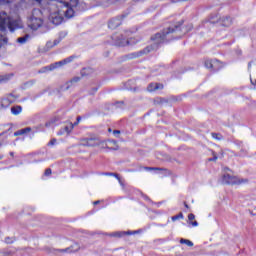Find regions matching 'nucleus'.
<instances>
[{
    "mask_svg": "<svg viewBox=\"0 0 256 256\" xmlns=\"http://www.w3.org/2000/svg\"><path fill=\"white\" fill-rule=\"evenodd\" d=\"M184 21L181 20L177 24H175L172 27H168L164 29L161 32H157L156 34L151 36V41H153V44L150 46L145 47L144 49L132 52L129 54H126L123 56V61H131V59H139V57H143V55H148V53H151V51H157L163 43H168V41H171V37L169 35H172V33H181V27H183Z\"/></svg>",
    "mask_w": 256,
    "mask_h": 256,
    "instance_id": "obj_1",
    "label": "nucleus"
},
{
    "mask_svg": "<svg viewBox=\"0 0 256 256\" xmlns=\"http://www.w3.org/2000/svg\"><path fill=\"white\" fill-rule=\"evenodd\" d=\"M23 25L21 24V20L15 19L11 17L5 11L0 12V43L3 45H7L9 43V38H7V28L11 33L13 31H17V29H21Z\"/></svg>",
    "mask_w": 256,
    "mask_h": 256,
    "instance_id": "obj_2",
    "label": "nucleus"
},
{
    "mask_svg": "<svg viewBox=\"0 0 256 256\" xmlns=\"http://www.w3.org/2000/svg\"><path fill=\"white\" fill-rule=\"evenodd\" d=\"M43 13L39 9H33L32 10V15L29 18V27L33 31H37L39 27L43 25Z\"/></svg>",
    "mask_w": 256,
    "mask_h": 256,
    "instance_id": "obj_3",
    "label": "nucleus"
},
{
    "mask_svg": "<svg viewBox=\"0 0 256 256\" xmlns=\"http://www.w3.org/2000/svg\"><path fill=\"white\" fill-rule=\"evenodd\" d=\"M112 41L116 47H125V45H133L135 43L133 38L125 40V36H123V34L112 35Z\"/></svg>",
    "mask_w": 256,
    "mask_h": 256,
    "instance_id": "obj_4",
    "label": "nucleus"
},
{
    "mask_svg": "<svg viewBox=\"0 0 256 256\" xmlns=\"http://www.w3.org/2000/svg\"><path fill=\"white\" fill-rule=\"evenodd\" d=\"M247 179H239L237 176H231L229 174H224L222 177V182L225 185H242V183H247Z\"/></svg>",
    "mask_w": 256,
    "mask_h": 256,
    "instance_id": "obj_5",
    "label": "nucleus"
},
{
    "mask_svg": "<svg viewBox=\"0 0 256 256\" xmlns=\"http://www.w3.org/2000/svg\"><path fill=\"white\" fill-rule=\"evenodd\" d=\"M204 65L206 69H210L213 73H217V71H220V69H223V64L221 61L217 59H208L205 60Z\"/></svg>",
    "mask_w": 256,
    "mask_h": 256,
    "instance_id": "obj_6",
    "label": "nucleus"
},
{
    "mask_svg": "<svg viewBox=\"0 0 256 256\" xmlns=\"http://www.w3.org/2000/svg\"><path fill=\"white\" fill-rule=\"evenodd\" d=\"M59 7H63L65 10H60L62 15L66 17V19H71L75 17V8L69 7V2L60 1Z\"/></svg>",
    "mask_w": 256,
    "mask_h": 256,
    "instance_id": "obj_7",
    "label": "nucleus"
},
{
    "mask_svg": "<svg viewBox=\"0 0 256 256\" xmlns=\"http://www.w3.org/2000/svg\"><path fill=\"white\" fill-rule=\"evenodd\" d=\"M125 17H127V14H121L110 19L108 22V28L113 30L117 29V27H121V25L123 24V19H125Z\"/></svg>",
    "mask_w": 256,
    "mask_h": 256,
    "instance_id": "obj_8",
    "label": "nucleus"
},
{
    "mask_svg": "<svg viewBox=\"0 0 256 256\" xmlns=\"http://www.w3.org/2000/svg\"><path fill=\"white\" fill-rule=\"evenodd\" d=\"M76 58H77V56L72 55V56H69V57L61 60V61L52 63V64H50V71H55V69H59L60 67H63V65L73 63V60Z\"/></svg>",
    "mask_w": 256,
    "mask_h": 256,
    "instance_id": "obj_9",
    "label": "nucleus"
},
{
    "mask_svg": "<svg viewBox=\"0 0 256 256\" xmlns=\"http://www.w3.org/2000/svg\"><path fill=\"white\" fill-rule=\"evenodd\" d=\"M64 19L65 18L63 17V13L61 12V10L53 12L49 15V21L50 23H52V25H61Z\"/></svg>",
    "mask_w": 256,
    "mask_h": 256,
    "instance_id": "obj_10",
    "label": "nucleus"
},
{
    "mask_svg": "<svg viewBox=\"0 0 256 256\" xmlns=\"http://www.w3.org/2000/svg\"><path fill=\"white\" fill-rule=\"evenodd\" d=\"M82 145H84V147H99V145L101 144V142L99 141V138L97 137H88V138H84Z\"/></svg>",
    "mask_w": 256,
    "mask_h": 256,
    "instance_id": "obj_11",
    "label": "nucleus"
},
{
    "mask_svg": "<svg viewBox=\"0 0 256 256\" xmlns=\"http://www.w3.org/2000/svg\"><path fill=\"white\" fill-rule=\"evenodd\" d=\"M218 23L221 27H231L233 25V19L231 16H223L219 19Z\"/></svg>",
    "mask_w": 256,
    "mask_h": 256,
    "instance_id": "obj_12",
    "label": "nucleus"
},
{
    "mask_svg": "<svg viewBox=\"0 0 256 256\" xmlns=\"http://www.w3.org/2000/svg\"><path fill=\"white\" fill-rule=\"evenodd\" d=\"M79 249H81V247L77 243H75L74 245H72L68 248L58 249L57 251L59 253H77V251H79Z\"/></svg>",
    "mask_w": 256,
    "mask_h": 256,
    "instance_id": "obj_13",
    "label": "nucleus"
},
{
    "mask_svg": "<svg viewBox=\"0 0 256 256\" xmlns=\"http://www.w3.org/2000/svg\"><path fill=\"white\" fill-rule=\"evenodd\" d=\"M94 73L95 70L91 67H84L80 71L81 77H89V75H93Z\"/></svg>",
    "mask_w": 256,
    "mask_h": 256,
    "instance_id": "obj_14",
    "label": "nucleus"
},
{
    "mask_svg": "<svg viewBox=\"0 0 256 256\" xmlns=\"http://www.w3.org/2000/svg\"><path fill=\"white\" fill-rule=\"evenodd\" d=\"M32 128L31 127H26L20 130H17L16 132H14V137H19L21 135H25L26 133H31Z\"/></svg>",
    "mask_w": 256,
    "mask_h": 256,
    "instance_id": "obj_15",
    "label": "nucleus"
},
{
    "mask_svg": "<svg viewBox=\"0 0 256 256\" xmlns=\"http://www.w3.org/2000/svg\"><path fill=\"white\" fill-rule=\"evenodd\" d=\"M79 81H81V77H79V76H76V77L72 78L70 81H68L66 83L65 90L68 91V89H71L73 83H79Z\"/></svg>",
    "mask_w": 256,
    "mask_h": 256,
    "instance_id": "obj_16",
    "label": "nucleus"
},
{
    "mask_svg": "<svg viewBox=\"0 0 256 256\" xmlns=\"http://www.w3.org/2000/svg\"><path fill=\"white\" fill-rule=\"evenodd\" d=\"M11 77H13V73L0 75V85H3V83H7L8 81H11Z\"/></svg>",
    "mask_w": 256,
    "mask_h": 256,
    "instance_id": "obj_17",
    "label": "nucleus"
},
{
    "mask_svg": "<svg viewBox=\"0 0 256 256\" xmlns=\"http://www.w3.org/2000/svg\"><path fill=\"white\" fill-rule=\"evenodd\" d=\"M35 85V80H29L27 82H24L21 85V89L26 90V89H31Z\"/></svg>",
    "mask_w": 256,
    "mask_h": 256,
    "instance_id": "obj_18",
    "label": "nucleus"
},
{
    "mask_svg": "<svg viewBox=\"0 0 256 256\" xmlns=\"http://www.w3.org/2000/svg\"><path fill=\"white\" fill-rule=\"evenodd\" d=\"M21 111H23V107L19 105L11 107L12 115H20Z\"/></svg>",
    "mask_w": 256,
    "mask_h": 256,
    "instance_id": "obj_19",
    "label": "nucleus"
},
{
    "mask_svg": "<svg viewBox=\"0 0 256 256\" xmlns=\"http://www.w3.org/2000/svg\"><path fill=\"white\" fill-rule=\"evenodd\" d=\"M11 105V100L9 98H3L1 101V107L2 109H7Z\"/></svg>",
    "mask_w": 256,
    "mask_h": 256,
    "instance_id": "obj_20",
    "label": "nucleus"
},
{
    "mask_svg": "<svg viewBox=\"0 0 256 256\" xmlns=\"http://www.w3.org/2000/svg\"><path fill=\"white\" fill-rule=\"evenodd\" d=\"M79 6V0H70L68 2V7H71L72 9H77Z\"/></svg>",
    "mask_w": 256,
    "mask_h": 256,
    "instance_id": "obj_21",
    "label": "nucleus"
},
{
    "mask_svg": "<svg viewBox=\"0 0 256 256\" xmlns=\"http://www.w3.org/2000/svg\"><path fill=\"white\" fill-rule=\"evenodd\" d=\"M73 128V123H70L69 125L64 126L62 129H64V133H67V135H69V133L73 131Z\"/></svg>",
    "mask_w": 256,
    "mask_h": 256,
    "instance_id": "obj_22",
    "label": "nucleus"
},
{
    "mask_svg": "<svg viewBox=\"0 0 256 256\" xmlns=\"http://www.w3.org/2000/svg\"><path fill=\"white\" fill-rule=\"evenodd\" d=\"M27 39H29V34H26L23 37L17 38V43H20V45H24V43H27Z\"/></svg>",
    "mask_w": 256,
    "mask_h": 256,
    "instance_id": "obj_23",
    "label": "nucleus"
},
{
    "mask_svg": "<svg viewBox=\"0 0 256 256\" xmlns=\"http://www.w3.org/2000/svg\"><path fill=\"white\" fill-rule=\"evenodd\" d=\"M180 243L181 245H187L188 247H193V242L185 238L180 239Z\"/></svg>",
    "mask_w": 256,
    "mask_h": 256,
    "instance_id": "obj_24",
    "label": "nucleus"
},
{
    "mask_svg": "<svg viewBox=\"0 0 256 256\" xmlns=\"http://www.w3.org/2000/svg\"><path fill=\"white\" fill-rule=\"evenodd\" d=\"M155 103L157 105H165V103H169V100H167L166 98H157L155 100Z\"/></svg>",
    "mask_w": 256,
    "mask_h": 256,
    "instance_id": "obj_25",
    "label": "nucleus"
},
{
    "mask_svg": "<svg viewBox=\"0 0 256 256\" xmlns=\"http://www.w3.org/2000/svg\"><path fill=\"white\" fill-rule=\"evenodd\" d=\"M211 137L213 139H216V141H222V139H223V135H221L220 133H215V132L211 133Z\"/></svg>",
    "mask_w": 256,
    "mask_h": 256,
    "instance_id": "obj_26",
    "label": "nucleus"
},
{
    "mask_svg": "<svg viewBox=\"0 0 256 256\" xmlns=\"http://www.w3.org/2000/svg\"><path fill=\"white\" fill-rule=\"evenodd\" d=\"M145 171H167V169L159 167H144Z\"/></svg>",
    "mask_w": 256,
    "mask_h": 256,
    "instance_id": "obj_27",
    "label": "nucleus"
},
{
    "mask_svg": "<svg viewBox=\"0 0 256 256\" xmlns=\"http://www.w3.org/2000/svg\"><path fill=\"white\" fill-rule=\"evenodd\" d=\"M157 82H152L148 85L147 87V91H149V93H153V91H155V86H156Z\"/></svg>",
    "mask_w": 256,
    "mask_h": 256,
    "instance_id": "obj_28",
    "label": "nucleus"
},
{
    "mask_svg": "<svg viewBox=\"0 0 256 256\" xmlns=\"http://www.w3.org/2000/svg\"><path fill=\"white\" fill-rule=\"evenodd\" d=\"M183 213L182 212H180L178 215H175V216H172L171 217V220L172 221H179V219H183Z\"/></svg>",
    "mask_w": 256,
    "mask_h": 256,
    "instance_id": "obj_29",
    "label": "nucleus"
},
{
    "mask_svg": "<svg viewBox=\"0 0 256 256\" xmlns=\"http://www.w3.org/2000/svg\"><path fill=\"white\" fill-rule=\"evenodd\" d=\"M66 37H67L66 31L59 32L58 39H60V41H63V39H65Z\"/></svg>",
    "mask_w": 256,
    "mask_h": 256,
    "instance_id": "obj_30",
    "label": "nucleus"
},
{
    "mask_svg": "<svg viewBox=\"0 0 256 256\" xmlns=\"http://www.w3.org/2000/svg\"><path fill=\"white\" fill-rule=\"evenodd\" d=\"M4 241L7 245H11V244L15 243V239L11 238V237H6Z\"/></svg>",
    "mask_w": 256,
    "mask_h": 256,
    "instance_id": "obj_31",
    "label": "nucleus"
},
{
    "mask_svg": "<svg viewBox=\"0 0 256 256\" xmlns=\"http://www.w3.org/2000/svg\"><path fill=\"white\" fill-rule=\"evenodd\" d=\"M47 71H51V66H45L41 70L38 71V73H47Z\"/></svg>",
    "mask_w": 256,
    "mask_h": 256,
    "instance_id": "obj_32",
    "label": "nucleus"
},
{
    "mask_svg": "<svg viewBox=\"0 0 256 256\" xmlns=\"http://www.w3.org/2000/svg\"><path fill=\"white\" fill-rule=\"evenodd\" d=\"M164 87L165 86L163 84L156 82L155 91H162V89H164Z\"/></svg>",
    "mask_w": 256,
    "mask_h": 256,
    "instance_id": "obj_33",
    "label": "nucleus"
},
{
    "mask_svg": "<svg viewBox=\"0 0 256 256\" xmlns=\"http://www.w3.org/2000/svg\"><path fill=\"white\" fill-rule=\"evenodd\" d=\"M13 0H0V5H11Z\"/></svg>",
    "mask_w": 256,
    "mask_h": 256,
    "instance_id": "obj_34",
    "label": "nucleus"
},
{
    "mask_svg": "<svg viewBox=\"0 0 256 256\" xmlns=\"http://www.w3.org/2000/svg\"><path fill=\"white\" fill-rule=\"evenodd\" d=\"M212 155H213L212 158H208V161H209V162H211V161H217V159H219V157H217V154L215 153V151H212Z\"/></svg>",
    "mask_w": 256,
    "mask_h": 256,
    "instance_id": "obj_35",
    "label": "nucleus"
},
{
    "mask_svg": "<svg viewBox=\"0 0 256 256\" xmlns=\"http://www.w3.org/2000/svg\"><path fill=\"white\" fill-rule=\"evenodd\" d=\"M233 143H234V145H236V147H238V149L243 147V142L242 141L235 140Z\"/></svg>",
    "mask_w": 256,
    "mask_h": 256,
    "instance_id": "obj_36",
    "label": "nucleus"
},
{
    "mask_svg": "<svg viewBox=\"0 0 256 256\" xmlns=\"http://www.w3.org/2000/svg\"><path fill=\"white\" fill-rule=\"evenodd\" d=\"M124 233L123 232H114L112 234V237H123Z\"/></svg>",
    "mask_w": 256,
    "mask_h": 256,
    "instance_id": "obj_37",
    "label": "nucleus"
},
{
    "mask_svg": "<svg viewBox=\"0 0 256 256\" xmlns=\"http://www.w3.org/2000/svg\"><path fill=\"white\" fill-rule=\"evenodd\" d=\"M46 47H47V49H53V47H55V45H53V42L49 41L46 43Z\"/></svg>",
    "mask_w": 256,
    "mask_h": 256,
    "instance_id": "obj_38",
    "label": "nucleus"
},
{
    "mask_svg": "<svg viewBox=\"0 0 256 256\" xmlns=\"http://www.w3.org/2000/svg\"><path fill=\"white\" fill-rule=\"evenodd\" d=\"M51 173H52L51 168H48L45 170L44 175H46V177H47V176L51 175Z\"/></svg>",
    "mask_w": 256,
    "mask_h": 256,
    "instance_id": "obj_39",
    "label": "nucleus"
},
{
    "mask_svg": "<svg viewBox=\"0 0 256 256\" xmlns=\"http://www.w3.org/2000/svg\"><path fill=\"white\" fill-rule=\"evenodd\" d=\"M60 43H61V39H59V38H57V39H55V40L53 41L54 47L57 46V45H59Z\"/></svg>",
    "mask_w": 256,
    "mask_h": 256,
    "instance_id": "obj_40",
    "label": "nucleus"
},
{
    "mask_svg": "<svg viewBox=\"0 0 256 256\" xmlns=\"http://www.w3.org/2000/svg\"><path fill=\"white\" fill-rule=\"evenodd\" d=\"M194 219H195V214L190 213V214L188 215V220H189V221H193Z\"/></svg>",
    "mask_w": 256,
    "mask_h": 256,
    "instance_id": "obj_41",
    "label": "nucleus"
},
{
    "mask_svg": "<svg viewBox=\"0 0 256 256\" xmlns=\"http://www.w3.org/2000/svg\"><path fill=\"white\" fill-rule=\"evenodd\" d=\"M65 130L63 128H61L58 132L57 135L61 136V135H65Z\"/></svg>",
    "mask_w": 256,
    "mask_h": 256,
    "instance_id": "obj_42",
    "label": "nucleus"
},
{
    "mask_svg": "<svg viewBox=\"0 0 256 256\" xmlns=\"http://www.w3.org/2000/svg\"><path fill=\"white\" fill-rule=\"evenodd\" d=\"M190 225H192V227H199V222L193 221V222H190Z\"/></svg>",
    "mask_w": 256,
    "mask_h": 256,
    "instance_id": "obj_43",
    "label": "nucleus"
},
{
    "mask_svg": "<svg viewBox=\"0 0 256 256\" xmlns=\"http://www.w3.org/2000/svg\"><path fill=\"white\" fill-rule=\"evenodd\" d=\"M55 143H57V139L53 138V139L50 140L48 145H55Z\"/></svg>",
    "mask_w": 256,
    "mask_h": 256,
    "instance_id": "obj_44",
    "label": "nucleus"
},
{
    "mask_svg": "<svg viewBox=\"0 0 256 256\" xmlns=\"http://www.w3.org/2000/svg\"><path fill=\"white\" fill-rule=\"evenodd\" d=\"M123 104H124L123 101H118L114 105H115V107H121V105H123Z\"/></svg>",
    "mask_w": 256,
    "mask_h": 256,
    "instance_id": "obj_45",
    "label": "nucleus"
},
{
    "mask_svg": "<svg viewBox=\"0 0 256 256\" xmlns=\"http://www.w3.org/2000/svg\"><path fill=\"white\" fill-rule=\"evenodd\" d=\"M113 135H115V137H118L117 135H121V131L120 130H114Z\"/></svg>",
    "mask_w": 256,
    "mask_h": 256,
    "instance_id": "obj_46",
    "label": "nucleus"
},
{
    "mask_svg": "<svg viewBox=\"0 0 256 256\" xmlns=\"http://www.w3.org/2000/svg\"><path fill=\"white\" fill-rule=\"evenodd\" d=\"M124 235H135V233H137V231L131 232V231H127V232H123Z\"/></svg>",
    "mask_w": 256,
    "mask_h": 256,
    "instance_id": "obj_47",
    "label": "nucleus"
},
{
    "mask_svg": "<svg viewBox=\"0 0 256 256\" xmlns=\"http://www.w3.org/2000/svg\"><path fill=\"white\" fill-rule=\"evenodd\" d=\"M113 177H115L118 181H121V177L119 176V174L114 173Z\"/></svg>",
    "mask_w": 256,
    "mask_h": 256,
    "instance_id": "obj_48",
    "label": "nucleus"
},
{
    "mask_svg": "<svg viewBox=\"0 0 256 256\" xmlns=\"http://www.w3.org/2000/svg\"><path fill=\"white\" fill-rule=\"evenodd\" d=\"M41 127H42L41 125H40V127H36L34 130V133H39V131H41Z\"/></svg>",
    "mask_w": 256,
    "mask_h": 256,
    "instance_id": "obj_49",
    "label": "nucleus"
},
{
    "mask_svg": "<svg viewBox=\"0 0 256 256\" xmlns=\"http://www.w3.org/2000/svg\"><path fill=\"white\" fill-rule=\"evenodd\" d=\"M251 84L254 85L255 89H256V80L253 81V79L250 78Z\"/></svg>",
    "mask_w": 256,
    "mask_h": 256,
    "instance_id": "obj_50",
    "label": "nucleus"
},
{
    "mask_svg": "<svg viewBox=\"0 0 256 256\" xmlns=\"http://www.w3.org/2000/svg\"><path fill=\"white\" fill-rule=\"evenodd\" d=\"M106 175H109L110 177H113V175H115V173H113V172H108V173H106Z\"/></svg>",
    "mask_w": 256,
    "mask_h": 256,
    "instance_id": "obj_51",
    "label": "nucleus"
},
{
    "mask_svg": "<svg viewBox=\"0 0 256 256\" xmlns=\"http://www.w3.org/2000/svg\"><path fill=\"white\" fill-rule=\"evenodd\" d=\"M45 127H51V122H46Z\"/></svg>",
    "mask_w": 256,
    "mask_h": 256,
    "instance_id": "obj_52",
    "label": "nucleus"
},
{
    "mask_svg": "<svg viewBox=\"0 0 256 256\" xmlns=\"http://www.w3.org/2000/svg\"><path fill=\"white\" fill-rule=\"evenodd\" d=\"M184 207H185L186 209H189V204H188L187 202H184Z\"/></svg>",
    "mask_w": 256,
    "mask_h": 256,
    "instance_id": "obj_53",
    "label": "nucleus"
},
{
    "mask_svg": "<svg viewBox=\"0 0 256 256\" xmlns=\"http://www.w3.org/2000/svg\"><path fill=\"white\" fill-rule=\"evenodd\" d=\"M114 1H116L118 3H125V1H127V0H114Z\"/></svg>",
    "mask_w": 256,
    "mask_h": 256,
    "instance_id": "obj_54",
    "label": "nucleus"
},
{
    "mask_svg": "<svg viewBox=\"0 0 256 256\" xmlns=\"http://www.w3.org/2000/svg\"><path fill=\"white\" fill-rule=\"evenodd\" d=\"M251 63H252V62H249V63H248V71L251 70Z\"/></svg>",
    "mask_w": 256,
    "mask_h": 256,
    "instance_id": "obj_55",
    "label": "nucleus"
},
{
    "mask_svg": "<svg viewBox=\"0 0 256 256\" xmlns=\"http://www.w3.org/2000/svg\"><path fill=\"white\" fill-rule=\"evenodd\" d=\"M76 121L79 123L81 121V116H78Z\"/></svg>",
    "mask_w": 256,
    "mask_h": 256,
    "instance_id": "obj_56",
    "label": "nucleus"
},
{
    "mask_svg": "<svg viewBox=\"0 0 256 256\" xmlns=\"http://www.w3.org/2000/svg\"><path fill=\"white\" fill-rule=\"evenodd\" d=\"M241 153H245V149L243 147L240 148Z\"/></svg>",
    "mask_w": 256,
    "mask_h": 256,
    "instance_id": "obj_57",
    "label": "nucleus"
},
{
    "mask_svg": "<svg viewBox=\"0 0 256 256\" xmlns=\"http://www.w3.org/2000/svg\"><path fill=\"white\" fill-rule=\"evenodd\" d=\"M99 203H101L99 200L94 202V205H99Z\"/></svg>",
    "mask_w": 256,
    "mask_h": 256,
    "instance_id": "obj_58",
    "label": "nucleus"
},
{
    "mask_svg": "<svg viewBox=\"0 0 256 256\" xmlns=\"http://www.w3.org/2000/svg\"><path fill=\"white\" fill-rule=\"evenodd\" d=\"M172 101H177V98L175 96H173Z\"/></svg>",
    "mask_w": 256,
    "mask_h": 256,
    "instance_id": "obj_59",
    "label": "nucleus"
},
{
    "mask_svg": "<svg viewBox=\"0 0 256 256\" xmlns=\"http://www.w3.org/2000/svg\"><path fill=\"white\" fill-rule=\"evenodd\" d=\"M15 153L10 152V157H14Z\"/></svg>",
    "mask_w": 256,
    "mask_h": 256,
    "instance_id": "obj_60",
    "label": "nucleus"
},
{
    "mask_svg": "<svg viewBox=\"0 0 256 256\" xmlns=\"http://www.w3.org/2000/svg\"><path fill=\"white\" fill-rule=\"evenodd\" d=\"M3 45H5V44H3V42H0V49H1V47H3Z\"/></svg>",
    "mask_w": 256,
    "mask_h": 256,
    "instance_id": "obj_61",
    "label": "nucleus"
},
{
    "mask_svg": "<svg viewBox=\"0 0 256 256\" xmlns=\"http://www.w3.org/2000/svg\"><path fill=\"white\" fill-rule=\"evenodd\" d=\"M73 125H74V126H75V125H79V122L76 120V122H75Z\"/></svg>",
    "mask_w": 256,
    "mask_h": 256,
    "instance_id": "obj_62",
    "label": "nucleus"
},
{
    "mask_svg": "<svg viewBox=\"0 0 256 256\" xmlns=\"http://www.w3.org/2000/svg\"><path fill=\"white\" fill-rule=\"evenodd\" d=\"M5 135V132L0 133V137H3Z\"/></svg>",
    "mask_w": 256,
    "mask_h": 256,
    "instance_id": "obj_63",
    "label": "nucleus"
},
{
    "mask_svg": "<svg viewBox=\"0 0 256 256\" xmlns=\"http://www.w3.org/2000/svg\"><path fill=\"white\" fill-rule=\"evenodd\" d=\"M3 157H4L3 155H0V161H1V159H3Z\"/></svg>",
    "mask_w": 256,
    "mask_h": 256,
    "instance_id": "obj_64",
    "label": "nucleus"
}]
</instances>
